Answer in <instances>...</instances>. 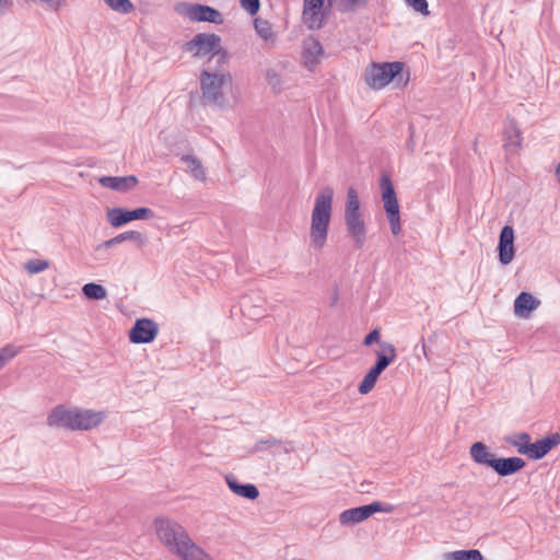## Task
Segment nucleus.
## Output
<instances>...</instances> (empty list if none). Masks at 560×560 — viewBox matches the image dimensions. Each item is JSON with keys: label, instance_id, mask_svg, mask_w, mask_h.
<instances>
[{"label": "nucleus", "instance_id": "21", "mask_svg": "<svg viewBox=\"0 0 560 560\" xmlns=\"http://www.w3.org/2000/svg\"><path fill=\"white\" fill-rule=\"evenodd\" d=\"M375 355L377 360L374 365L381 369L382 371H385L386 368L396 360V348L393 343L381 342L380 350L375 351Z\"/></svg>", "mask_w": 560, "mask_h": 560}, {"label": "nucleus", "instance_id": "31", "mask_svg": "<svg viewBox=\"0 0 560 560\" xmlns=\"http://www.w3.org/2000/svg\"><path fill=\"white\" fill-rule=\"evenodd\" d=\"M369 1L370 0H341L339 10L345 13L355 12L364 9L369 4Z\"/></svg>", "mask_w": 560, "mask_h": 560}, {"label": "nucleus", "instance_id": "44", "mask_svg": "<svg viewBox=\"0 0 560 560\" xmlns=\"http://www.w3.org/2000/svg\"><path fill=\"white\" fill-rule=\"evenodd\" d=\"M513 442H516V443H520V444H524V440H520L518 435H516V440H513ZM509 443L512 444V440L509 441Z\"/></svg>", "mask_w": 560, "mask_h": 560}, {"label": "nucleus", "instance_id": "37", "mask_svg": "<svg viewBox=\"0 0 560 560\" xmlns=\"http://www.w3.org/2000/svg\"><path fill=\"white\" fill-rule=\"evenodd\" d=\"M380 338H381V330H380V328H375L365 336L362 343L365 347H370L373 343L380 345L382 342V341H380Z\"/></svg>", "mask_w": 560, "mask_h": 560}, {"label": "nucleus", "instance_id": "34", "mask_svg": "<svg viewBox=\"0 0 560 560\" xmlns=\"http://www.w3.org/2000/svg\"><path fill=\"white\" fill-rule=\"evenodd\" d=\"M120 243L126 241H133L139 247L147 243V238L138 231H128L118 235Z\"/></svg>", "mask_w": 560, "mask_h": 560}, {"label": "nucleus", "instance_id": "16", "mask_svg": "<svg viewBox=\"0 0 560 560\" xmlns=\"http://www.w3.org/2000/svg\"><path fill=\"white\" fill-rule=\"evenodd\" d=\"M188 14L190 19L199 22H211L220 24L223 21L222 14L218 10L202 4L191 5Z\"/></svg>", "mask_w": 560, "mask_h": 560}, {"label": "nucleus", "instance_id": "2", "mask_svg": "<svg viewBox=\"0 0 560 560\" xmlns=\"http://www.w3.org/2000/svg\"><path fill=\"white\" fill-rule=\"evenodd\" d=\"M334 189L326 186L315 197L314 208L311 214L310 246L322 250L328 238V232L332 215Z\"/></svg>", "mask_w": 560, "mask_h": 560}, {"label": "nucleus", "instance_id": "38", "mask_svg": "<svg viewBox=\"0 0 560 560\" xmlns=\"http://www.w3.org/2000/svg\"><path fill=\"white\" fill-rule=\"evenodd\" d=\"M240 2L242 8L246 10L250 15L256 14L260 8L259 0H240Z\"/></svg>", "mask_w": 560, "mask_h": 560}, {"label": "nucleus", "instance_id": "9", "mask_svg": "<svg viewBox=\"0 0 560 560\" xmlns=\"http://www.w3.org/2000/svg\"><path fill=\"white\" fill-rule=\"evenodd\" d=\"M520 440H524V444L512 442L517 447V452L528 455L533 459L542 458L549 451L560 444V433L548 435L535 443H529L530 436L527 433L518 434Z\"/></svg>", "mask_w": 560, "mask_h": 560}, {"label": "nucleus", "instance_id": "1", "mask_svg": "<svg viewBox=\"0 0 560 560\" xmlns=\"http://www.w3.org/2000/svg\"><path fill=\"white\" fill-rule=\"evenodd\" d=\"M154 529L163 546L182 560H213L190 538L188 532L179 523L167 517H158L154 521Z\"/></svg>", "mask_w": 560, "mask_h": 560}, {"label": "nucleus", "instance_id": "45", "mask_svg": "<svg viewBox=\"0 0 560 560\" xmlns=\"http://www.w3.org/2000/svg\"><path fill=\"white\" fill-rule=\"evenodd\" d=\"M422 351H423L424 357L428 358L427 346L424 342H422Z\"/></svg>", "mask_w": 560, "mask_h": 560}, {"label": "nucleus", "instance_id": "39", "mask_svg": "<svg viewBox=\"0 0 560 560\" xmlns=\"http://www.w3.org/2000/svg\"><path fill=\"white\" fill-rule=\"evenodd\" d=\"M117 244H120L118 235L113 237V238H110V240H107V241L98 244L95 249L97 252H100V250H103V249L110 248V247H113V246H115Z\"/></svg>", "mask_w": 560, "mask_h": 560}, {"label": "nucleus", "instance_id": "17", "mask_svg": "<svg viewBox=\"0 0 560 560\" xmlns=\"http://www.w3.org/2000/svg\"><path fill=\"white\" fill-rule=\"evenodd\" d=\"M469 454L471 459L478 464L486 467H493V464L495 463L497 456L494 453H492L485 443L482 442H475L469 450Z\"/></svg>", "mask_w": 560, "mask_h": 560}, {"label": "nucleus", "instance_id": "3", "mask_svg": "<svg viewBox=\"0 0 560 560\" xmlns=\"http://www.w3.org/2000/svg\"><path fill=\"white\" fill-rule=\"evenodd\" d=\"M201 101L205 105L225 109L230 106L224 90L231 88L232 77L225 66H205L200 73Z\"/></svg>", "mask_w": 560, "mask_h": 560}, {"label": "nucleus", "instance_id": "23", "mask_svg": "<svg viewBox=\"0 0 560 560\" xmlns=\"http://www.w3.org/2000/svg\"><path fill=\"white\" fill-rule=\"evenodd\" d=\"M180 161L186 165V172L195 179L200 182H205L207 179L205 167L197 156L186 154L180 158Z\"/></svg>", "mask_w": 560, "mask_h": 560}, {"label": "nucleus", "instance_id": "32", "mask_svg": "<svg viewBox=\"0 0 560 560\" xmlns=\"http://www.w3.org/2000/svg\"><path fill=\"white\" fill-rule=\"evenodd\" d=\"M114 11L119 13H129L133 10V4L129 0H104Z\"/></svg>", "mask_w": 560, "mask_h": 560}, {"label": "nucleus", "instance_id": "25", "mask_svg": "<svg viewBox=\"0 0 560 560\" xmlns=\"http://www.w3.org/2000/svg\"><path fill=\"white\" fill-rule=\"evenodd\" d=\"M382 370L375 365L364 375L360 383L358 390L361 395L369 394L375 386L378 376L382 374Z\"/></svg>", "mask_w": 560, "mask_h": 560}, {"label": "nucleus", "instance_id": "14", "mask_svg": "<svg viewBox=\"0 0 560 560\" xmlns=\"http://www.w3.org/2000/svg\"><path fill=\"white\" fill-rule=\"evenodd\" d=\"M323 55L324 49L318 39L311 36L303 40L302 61L305 68L313 71Z\"/></svg>", "mask_w": 560, "mask_h": 560}, {"label": "nucleus", "instance_id": "13", "mask_svg": "<svg viewBox=\"0 0 560 560\" xmlns=\"http://www.w3.org/2000/svg\"><path fill=\"white\" fill-rule=\"evenodd\" d=\"M498 250L499 260L502 265H509L514 259V230L511 225H505L501 230Z\"/></svg>", "mask_w": 560, "mask_h": 560}, {"label": "nucleus", "instance_id": "42", "mask_svg": "<svg viewBox=\"0 0 560 560\" xmlns=\"http://www.w3.org/2000/svg\"><path fill=\"white\" fill-rule=\"evenodd\" d=\"M13 5L12 0H0V15H4Z\"/></svg>", "mask_w": 560, "mask_h": 560}, {"label": "nucleus", "instance_id": "35", "mask_svg": "<svg viewBox=\"0 0 560 560\" xmlns=\"http://www.w3.org/2000/svg\"><path fill=\"white\" fill-rule=\"evenodd\" d=\"M282 442L276 438H269L266 440H259L255 445L253 451L254 452H262L265 450H268L270 447L280 446Z\"/></svg>", "mask_w": 560, "mask_h": 560}, {"label": "nucleus", "instance_id": "10", "mask_svg": "<svg viewBox=\"0 0 560 560\" xmlns=\"http://www.w3.org/2000/svg\"><path fill=\"white\" fill-rule=\"evenodd\" d=\"M392 510V506L384 508L382 503L373 502L368 505H362L343 511L339 515V522L343 526H351L365 521L376 512H390Z\"/></svg>", "mask_w": 560, "mask_h": 560}, {"label": "nucleus", "instance_id": "24", "mask_svg": "<svg viewBox=\"0 0 560 560\" xmlns=\"http://www.w3.org/2000/svg\"><path fill=\"white\" fill-rule=\"evenodd\" d=\"M303 22L310 30H318L323 26L324 14L322 9H303Z\"/></svg>", "mask_w": 560, "mask_h": 560}, {"label": "nucleus", "instance_id": "40", "mask_svg": "<svg viewBox=\"0 0 560 560\" xmlns=\"http://www.w3.org/2000/svg\"><path fill=\"white\" fill-rule=\"evenodd\" d=\"M44 3L51 10L58 11L66 4V0H44Z\"/></svg>", "mask_w": 560, "mask_h": 560}, {"label": "nucleus", "instance_id": "8", "mask_svg": "<svg viewBox=\"0 0 560 560\" xmlns=\"http://www.w3.org/2000/svg\"><path fill=\"white\" fill-rule=\"evenodd\" d=\"M382 200L389 222L390 231L397 235L401 231L399 205L394 186L387 175L381 178Z\"/></svg>", "mask_w": 560, "mask_h": 560}, {"label": "nucleus", "instance_id": "18", "mask_svg": "<svg viewBox=\"0 0 560 560\" xmlns=\"http://www.w3.org/2000/svg\"><path fill=\"white\" fill-rule=\"evenodd\" d=\"M539 304L540 302L530 293L522 292L514 301V314L521 318H528Z\"/></svg>", "mask_w": 560, "mask_h": 560}, {"label": "nucleus", "instance_id": "27", "mask_svg": "<svg viewBox=\"0 0 560 560\" xmlns=\"http://www.w3.org/2000/svg\"><path fill=\"white\" fill-rule=\"evenodd\" d=\"M82 293L89 300H104L107 298V291L102 284L94 282L86 283L82 287Z\"/></svg>", "mask_w": 560, "mask_h": 560}, {"label": "nucleus", "instance_id": "4", "mask_svg": "<svg viewBox=\"0 0 560 560\" xmlns=\"http://www.w3.org/2000/svg\"><path fill=\"white\" fill-rule=\"evenodd\" d=\"M105 415L93 410L67 408L63 405L55 407L47 417V424L52 428L69 430H90L102 423Z\"/></svg>", "mask_w": 560, "mask_h": 560}, {"label": "nucleus", "instance_id": "12", "mask_svg": "<svg viewBox=\"0 0 560 560\" xmlns=\"http://www.w3.org/2000/svg\"><path fill=\"white\" fill-rule=\"evenodd\" d=\"M159 332L158 324L150 318L137 319L129 331V339L132 343H149L153 341Z\"/></svg>", "mask_w": 560, "mask_h": 560}, {"label": "nucleus", "instance_id": "33", "mask_svg": "<svg viewBox=\"0 0 560 560\" xmlns=\"http://www.w3.org/2000/svg\"><path fill=\"white\" fill-rule=\"evenodd\" d=\"M21 347L7 345L0 350V369H2L11 359H13L20 351Z\"/></svg>", "mask_w": 560, "mask_h": 560}, {"label": "nucleus", "instance_id": "19", "mask_svg": "<svg viewBox=\"0 0 560 560\" xmlns=\"http://www.w3.org/2000/svg\"><path fill=\"white\" fill-rule=\"evenodd\" d=\"M525 466V460L521 457H509V458H498L493 464L492 469L498 472L500 476H510L518 470H521Z\"/></svg>", "mask_w": 560, "mask_h": 560}, {"label": "nucleus", "instance_id": "30", "mask_svg": "<svg viewBox=\"0 0 560 560\" xmlns=\"http://www.w3.org/2000/svg\"><path fill=\"white\" fill-rule=\"evenodd\" d=\"M49 268V261L44 259H31L25 262L24 269L31 273H39Z\"/></svg>", "mask_w": 560, "mask_h": 560}, {"label": "nucleus", "instance_id": "43", "mask_svg": "<svg viewBox=\"0 0 560 560\" xmlns=\"http://www.w3.org/2000/svg\"><path fill=\"white\" fill-rule=\"evenodd\" d=\"M27 4L44 3V0H24Z\"/></svg>", "mask_w": 560, "mask_h": 560}, {"label": "nucleus", "instance_id": "15", "mask_svg": "<svg viewBox=\"0 0 560 560\" xmlns=\"http://www.w3.org/2000/svg\"><path fill=\"white\" fill-rule=\"evenodd\" d=\"M98 183L105 188H110L113 190L126 192L133 189L137 186L138 179L133 175L124 177L103 176L98 179Z\"/></svg>", "mask_w": 560, "mask_h": 560}, {"label": "nucleus", "instance_id": "41", "mask_svg": "<svg viewBox=\"0 0 560 560\" xmlns=\"http://www.w3.org/2000/svg\"><path fill=\"white\" fill-rule=\"evenodd\" d=\"M324 0H304V8L306 9H323Z\"/></svg>", "mask_w": 560, "mask_h": 560}, {"label": "nucleus", "instance_id": "29", "mask_svg": "<svg viewBox=\"0 0 560 560\" xmlns=\"http://www.w3.org/2000/svg\"><path fill=\"white\" fill-rule=\"evenodd\" d=\"M266 80L268 85L275 93H280L283 90L284 81L279 72L275 69H269L266 72Z\"/></svg>", "mask_w": 560, "mask_h": 560}, {"label": "nucleus", "instance_id": "26", "mask_svg": "<svg viewBox=\"0 0 560 560\" xmlns=\"http://www.w3.org/2000/svg\"><path fill=\"white\" fill-rule=\"evenodd\" d=\"M442 557L443 560H483L482 553L477 549L450 551Z\"/></svg>", "mask_w": 560, "mask_h": 560}, {"label": "nucleus", "instance_id": "6", "mask_svg": "<svg viewBox=\"0 0 560 560\" xmlns=\"http://www.w3.org/2000/svg\"><path fill=\"white\" fill-rule=\"evenodd\" d=\"M186 51L195 57H203L211 54L206 66H225L226 54L221 49V38L215 34L199 33L184 45Z\"/></svg>", "mask_w": 560, "mask_h": 560}, {"label": "nucleus", "instance_id": "22", "mask_svg": "<svg viewBox=\"0 0 560 560\" xmlns=\"http://www.w3.org/2000/svg\"><path fill=\"white\" fill-rule=\"evenodd\" d=\"M226 483L231 491H233L235 494L249 499L255 500L259 495V491L256 486L247 483L242 485L238 482V480L234 476H226L225 478Z\"/></svg>", "mask_w": 560, "mask_h": 560}, {"label": "nucleus", "instance_id": "36", "mask_svg": "<svg viewBox=\"0 0 560 560\" xmlns=\"http://www.w3.org/2000/svg\"><path fill=\"white\" fill-rule=\"evenodd\" d=\"M407 4L411 7L416 12L423 15H429V5L427 0H406Z\"/></svg>", "mask_w": 560, "mask_h": 560}, {"label": "nucleus", "instance_id": "7", "mask_svg": "<svg viewBox=\"0 0 560 560\" xmlns=\"http://www.w3.org/2000/svg\"><path fill=\"white\" fill-rule=\"evenodd\" d=\"M401 70L402 63L398 61L372 63L366 68L364 79L370 88L380 90L393 81Z\"/></svg>", "mask_w": 560, "mask_h": 560}, {"label": "nucleus", "instance_id": "20", "mask_svg": "<svg viewBox=\"0 0 560 560\" xmlns=\"http://www.w3.org/2000/svg\"><path fill=\"white\" fill-rule=\"evenodd\" d=\"M504 148L510 153H515L521 148L522 137L516 122L511 119L508 121L503 132Z\"/></svg>", "mask_w": 560, "mask_h": 560}, {"label": "nucleus", "instance_id": "5", "mask_svg": "<svg viewBox=\"0 0 560 560\" xmlns=\"http://www.w3.org/2000/svg\"><path fill=\"white\" fill-rule=\"evenodd\" d=\"M345 224L348 236L352 238L355 248L363 247L366 238V225L360 209V200L354 188H349L345 207Z\"/></svg>", "mask_w": 560, "mask_h": 560}, {"label": "nucleus", "instance_id": "46", "mask_svg": "<svg viewBox=\"0 0 560 560\" xmlns=\"http://www.w3.org/2000/svg\"><path fill=\"white\" fill-rule=\"evenodd\" d=\"M408 148H409L410 150H412V142H411V141L408 143Z\"/></svg>", "mask_w": 560, "mask_h": 560}, {"label": "nucleus", "instance_id": "11", "mask_svg": "<svg viewBox=\"0 0 560 560\" xmlns=\"http://www.w3.org/2000/svg\"><path fill=\"white\" fill-rule=\"evenodd\" d=\"M154 217L150 208H138L126 210L122 208H113L107 211V220L112 226L118 228L133 220H148Z\"/></svg>", "mask_w": 560, "mask_h": 560}, {"label": "nucleus", "instance_id": "28", "mask_svg": "<svg viewBox=\"0 0 560 560\" xmlns=\"http://www.w3.org/2000/svg\"><path fill=\"white\" fill-rule=\"evenodd\" d=\"M254 27H255L256 33L262 39L272 40L275 38V33L272 31V26L268 21L257 18L254 20Z\"/></svg>", "mask_w": 560, "mask_h": 560}]
</instances>
